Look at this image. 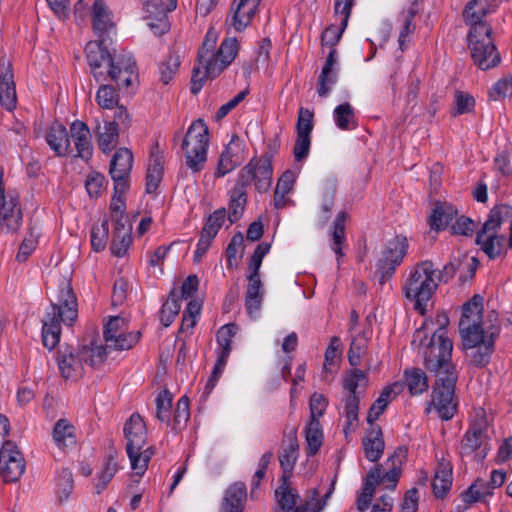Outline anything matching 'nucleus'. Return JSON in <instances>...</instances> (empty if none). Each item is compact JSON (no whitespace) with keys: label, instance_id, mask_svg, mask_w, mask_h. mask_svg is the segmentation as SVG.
I'll return each mask as SVG.
<instances>
[{"label":"nucleus","instance_id":"nucleus-15","mask_svg":"<svg viewBox=\"0 0 512 512\" xmlns=\"http://www.w3.org/2000/svg\"><path fill=\"white\" fill-rule=\"evenodd\" d=\"M133 155L127 148H119L110 162L109 174L114 182V190L126 192L129 187V174L132 169Z\"/></svg>","mask_w":512,"mask_h":512},{"label":"nucleus","instance_id":"nucleus-11","mask_svg":"<svg viewBox=\"0 0 512 512\" xmlns=\"http://www.w3.org/2000/svg\"><path fill=\"white\" fill-rule=\"evenodd\" d=\"M92 349L82 348L76 350L71 346H65L59 349L56 356V362L61 376L65 380H76L83 375L84 363L92 365Z\"/></svg>","mask_w":512,"mask_h":512},{"label":"nucleus","instance_id":"nucleus-60","mask_svg":"<svg viewBox=\"0 0 512 512\" xmlns=\"http://www.w3.org/2000/svg\"><path fill=\"white\" fill-rule=\"evenodd\" d=\"M118 470V465L115 460V455L110 453L105 461L104 468L99 478V483L97 484V492L100 493L103 489L106 488L107 484L114 477L115 473Z\"/></svg>","mask_w":512,"mask_h":512},{"label":"nucleus","instance_id":"nucleus-16","mask_svg":"<svg viewBox=\"0 0 512 512\" xmlns=\"http://www.w3.org/2000/svg\"><path fill=\"white\" fill-rule=\"evenodd\" d=\"M0 209L1 229L11 233L18 231L23 219L18 194L7 192L3 200H0Z\"/></svg>","mask_w":512,"mask_h":512},{"label":"nucleus","instance_id":"nucleus-17","mask_svg":"<svg viewBox=\"0 0 512 512\" xmlns=\"http://www.w3.org/2000/svg\"><path fill=\"white\" fill-rule=\"evenodd\" d=\"M355 0H336L334 5V12L336 16H340V26L336 25L328 26L322 33L321 41L322 45L329 46L330 48L335 47L339 42L343 31L348 25V20L351 15V9L354 5Z\"/></svg>","mask_w":512,"mask_h":512},{"label":"nucleus","instance_id":"nucleus-64","mask_svg":"<svg viewBox=\"0 0 512 512\" xmlns=\"http://www.w3.org/2000/svg\"><path fill=\"white\" fill-rule=\"evenodd\" d=\"M490 95L493 98L507 97L512 95V73L502 79H500L490 91Z\"/></svg>","mask_w":512,"mask_h":512},{"label":"nucleus","instance_id":"nucleus-2","mask_svg":"<svg viewBox=\"0 0 512 512\" xmlns=\"http://www.w3.org/2000/svg\"><path fill=\"white\" fill-rule=\"evenodd\" d=\"M105 42V38H100L86 45V56L91 74L97 82L110 80L115 82L119 88H128L136 74V63L128 54L114 58Z\"/></svg>","mask_w":512,"mask_h":512},{"label":"nucleus","instance_id":"nucleus-48","mask_svg":"<svg viewBox=\"0 0 512 512\" xmlns=\"http://www.w3.org/2000/svg\"><path fill=\"white\" fill-rule=\"evenodd\" d=\"M337 190V184L335 180L329 179L324 182L322 186L321 194V211H322V222L325 223L330 218V212L334 205V197Z\"/></svg>","mask_w":512,"mask_h":512},{"label":"nucleus","instance_id":"nucleus-36","mask_svg":"<svg viewBox=\"0 0 512 512\" xmlns=\"http://www.w3.org/2000/svg\"><path fill=\"white\" fill-rule=\"evenodd\" d=\"M241 163L242 157L239 153V149L231 143L228 144L219 157L215 177L220 178L225 176L232 172Z\"/></svg>","mask_w":512,"mask_h":512},{"label":"nucleus","instance_id":"nucleus-7","mask_svg":"<svg viewBox=\"0 0 512 512\" xmlns=\"http://www.w3.org/2000/svg\"><path fill=\"white\" fill-rule=\"evenodd\" d=\"M126 439V452L135 475L141 477L154 455V448H144L147 441V429L142 417L134 413L125 422L123 428Z\"/></svg>","mask_w":512,"mask_h":512},{"label":"nucleus","instance_id":"nucleus-43","mask_svg":"<svg viewBox=\"0 0 512 512\" xmlns=\"http://www.w3.org/2000/svg\"><path fill=\"white\" fill-rule=\"evenodd\" d=\"M98 146L104 152L112 151L118 144L119 132L115 123L105 122L103 128L98 126Z\"/></svg>","mask_w":512,"mask_h":512},{"label":"nucleus","instance_id":"nucleus-62","mask_svg":"<svg viewBox=\"0 0 512 512\" xmlns=\"http://www.w3.org/2000/svg\"><path fill=\"white\" fill-rule=\"evenodd\" d=\"M328 401L323 394L314 393L310 397V421L318 420L324 414Z\"/></svg>","mask_w":512,"mask_h":512},{"label":"nucleus","instance_id":"nucleus-61","mask_svg":"<svg viewBox=\"0 0 512 512\" xmlns=\"http://www.w3.org/2000/svg\"><path fill=\"white\" fill-rule=\"evenodd\" d=\"M180 66V59L177 55L170 54L160 66V77L163 84L167 85Z\"/></svg>","mask_w":512,"mask_h":512},{"label":"nucleus","instance_id":"nucleus-46","mask_svg":"<svg viewBox=\"0 0 512 512\" xmlns=\"http://www.w3.org/2000/svg\"><path fill=\"white\" fill-rule=\"evenodd\" d=\"M181 309L180 297L175 289H173L167 301L163 304L161 313H160V321L163 326L168 327L172 324L176 316L179 314Z\"/></svg>","mask_w":512,"mask_h":512},{"label":"nucleus","instance_id":"nucleus-50","mask_svg":"<svg viewBox=\"0 0 512 512\" xmlns=\"http://www.w3.org/2000/svg\"><path fill=\"white\" fill-rule=\"evenodd\" d=\"M217 42V33L213 29H209L205 39L198 51V61L206 69L207 63L213 61L215 55V46Z\"/></svg>","mask_w":512,"mask_h":512},{"label":"nucleus","instance_id":"nucleus-26","mask_svg":"<svg viewBox=\"0 0 512 512\" xmlns=\"http://www.w3.org/2000/svg\"><path fill=\"white\" fill-rule=\"evenodd\" d=\"M246 498L247 489L243 482L231 484L225 491L221 512H243Z\"/></svg>","mask_w":512,"mask_h":512},{"label":"nucleus","instance_id":"nucleus-31","mask_svg":"<svg viewBox=\"0 0 512 512\" xmlns=\"http://www.w3.org/2000/svg\"><path fill=\"white\" fill-rule=\"evenodd\" d=\"M249 283L245 295V307L249 316L257 318L262 306L264 288L260 278H247Z\"/></svg>","mask_w":512,"mask_h":512},{"label":"nucleus","instance_id":"nucleus-41","mask_svg":"<svg viewBox=\"0 0 512 512\" xmlns=\"http://www.w3.org/2000/svg\"><path fill=\"white\" fill-rule=\"evenodd\" d=\"M368 386V378L366 374L355 367L343 376V387L350 395H358L366 390Z\"/></svg>","mask_w":512,"mask_h":512},{"label":"nucleus","instance_id":"nucleus-53","mask_svg":"<svg viewBox=\"0 0 512 512\" xmlns=\"http://www.w3.org/2000/svg\"><path fill=\"white\" fill-rule=\"evenodd\" d=\"M101 83L96 93V102L103 109H112L118 104V94L112 85Z\"/></svg>","mask_w":512,"mask_h":512},{"label":"nucleus","instance_id":"nucleus-45","mask_svg":"<svg viewBox=\"0 0 512 512\" xmlns=\"http://www.w3.org/2000/svg\"><path fill=\"white\" fill-rule=\"evenodd\" d=\"M305 439L307 442V454L315 455L323 443V431L320 421H309L305 428Z\"/></svg>","mask_w":512,"mask_h":512},{"label":"nucleus","instance_id":"nucleus-1","mask_svg":"<svg viewBox=\"0 0 512 512\" xmlns=\"http://www.w3.org/2000/svg\"><path fill=\"white\" fill-rule=\"evenodd\" d=\"M482 311L483 298L480 295H474L463 305L459 321L462 345L465 349H476L472 354V362L478 367H484L489 363L494 352L495 340L499 335V328L496 326H490L484 330Z\"/></svg>","mask_w":512,"mask_h":512},{"label":"nucleus","instance_id":"nucleus-54","mask_svg":"<svg viewBox=\"0 0 512 512\" xmlns=\"http://www.w3.org/2000/svg\"><path fill=\"white\" fill-rule=\"evenodd\" d=\"M368 347L367 338L359 334L355 336L351 342L348 351V360L351 366L357 367L361 363V358L365 355Z\"/></svg>","mask_w":512,"mask_h":512},{"label":"nucleus","instance_id":"nucleus-56","mask_svg":"<svg viewBox=\"0 0 512 512\" xmlns=\"http://www.w3.org/2000/svg\"><path fill=\"white\" fill-rule=\"evenodd\" d=\"M156 417L161 422L170 423V410L172 407V394L164 390L156 397Z\"/></svg>","mask_w":512,"mask_h":512},{"label":"nucleus","instance_id":"nucleus-3","mask_svg":"<svg viewBox=\"0 0 512 512\" xmlns=\"http://www.w3.org/2000/svg\"><path fill=\"white\" fill-rule=\"evenodd\" d=\"M273 167L271 156L252 158L238 173L235 185L229 193L230 223H235L242 216L247 203V187L252 183L259 193L267 192L272 184Z\"/></svg>","mask_w":512,"mask_h":512},{"label":"nucleus","instance_id":"nucleus-14","mask_svg":"<svg viewBox=\"0 0 512 512\" xmlns=\"http://www.w3.org/2000/svg\"><path fill=\"white\" fill-rule=\"evenodd\" d=\"M25 468V459L16 443L5 441L0 450V474L3 480L7 483L19 481Z\"/></svg>","mask_w":512,"mask_h":512},{"label":"nucleus","instance_id":"nucleus-59","mask_svg":"<svg viewBox=\"0 0 512 512\" xmlns=\"http://www.w3.org/2000/svg\"><path fill=\"white\" fill-rule=\"evenodd\" d=\"M189 398L182 396L177 402L173 418V429H181L190 418Z\"/></svg>","mask_w":512,"mask_h":512},{"label":"nucleus","instance_id":"nucleus-58","mask_svg":"<svg viewBox=\"0 0 512 512\" xmlns=\"http://www.w3.org/2000/svg\"><path fill=\"white\" fill-rule=\"evenodd\" d=\"M313 127V112L307 108L301 107L296 123L297 136L311 137Z\"/></svg>","mask_w":512,"mask_h":512},{"label":"nucleus","instance_id":"nucleus-24","mask_svg":"<svg viewBox=\"0 0 512 512\" xmlns=\"http://www.w3.org/2000/svg\"><path fill=\"white\" fill-rule=\"evenodd\" d=\"M70 138H72L76 150L75 157L88 161L93 153L91 133L88 126L79 120L70 126Z\"/></svg>","mask_w":512,"mask_h":512},{"label":"nucleus","instance_id":"nucleus-6","mask_svg":"<svg viewBox=\"0 0 512 512\" xmlns=\"http://www.w3.org/2000/svg\"><path fill=\"white\" fill-rule=\"evenodd\" d=\"M440 327L434 332L429 344L424 349V364L428 371L437 378L457 375L455 366L451 362L453 344L446 335L445 325L449 320L446 315L441 316Z\"/></svg>","mask_w":512,"mask_h":512},{"label":"nucleus","instance_id":"nucleus-40","mask_svg":"<svg viewBox=\"0 0 512 512\" xmlns=\"http://www.w3.org/2000/svg\"><path fill=\"white\" fill-rule=\"evenodd\" d=\"M404 378L411 395H419L428 390V378L423 370L419 368L406 369Z\"/></svg>","mask_w":512,"mask_h":512},{"label":"nucleus","instance_id":"nucleus-27","mask_svg":"<svg viewBox=\"0 0 512 512\" xmlns=\"http://www.w3.org/2000/svg\"><path fill=\"white\" fill-rule=\"evenodd\" d=\"M363 447L365 456L369 461L376 462L382 457L385 443L382 429L379 425H370L363 438Z\"/></svg>","mask_w":512,"mask_h":512},{"label":"nucleus","instance_id":"nucleus-39","mask_svg":"<svg viewBox=\"0 0 512 512\" xmlns=\"http://www.w3.org/2000/svg\"><path fill=\"white\" fill-rule=\"evenodd\" d=\"M164 172L162 156L152 153L146 174V192L153 193L159 186Z\"/></svg>","mask_w":512,"mask_h":512},{"label":"nucleus","instance_id":"nucleus-28","mask_svg":"<svg viewBox=\"0 0 512 512\" xmlns=\"http://www.w3.org/2000/svg\"><path fill=\"white\" fill-rule=\"evenodd\" d=\"M131 231L132 227L128 221L116 219L110 246L113 255L121 257L127 252L132 240Z\"/></svg>","mask_w":512,"mask_h":512},{"label":"nucleus","instance_id":"nucleus-21","mask_svg":"<svg viewBox=\"0 0 512 512\" xmlns=\"http://www.w3.org/2000/svg\"><path fill=\"white\" fill-rule=\"evenodd\" d=\"M474 63L482 70H488L500 63L501 57L492 39H477L469 45Z\"/></svg>","mask_w":512,"mask_h":512},{"label":"nucleus","instance_id":"nucleus-5","mask_svg":"<svg viewBox=\"0 0 512 512\" xmlns=\"http://www.w3.org/2000/svg\"><path fill=\"white\" fill-rule=\"evenodd\" d=\"M437 288L435 265L432 261L425 260L410 271L403 284V293L406 299L414 303V310L424 315L427 303Z\"/></svg>","mask_w":512,"mask_h":512},{"label":"nucleus","instance_id":"nucleus-47","mask_svg":"<svg viewBox=\"0 0 512 512\" xmlns=\"http://www.w3.org/2000/svg\"><path fill=\"white\" fill-rule=\"evenodd\" d=\"M334 120L341 130H351L356 127L355 113L349 103H342L334 109Z\"/></svg>","mask_w":512,"mask_h":512},{"label":"nucleus","instance_id":"nucleus-49","mask_svg":"<svg viewBox=\"0 0 512 512\" xmlns=\"http://www.w3.org/2000/svg\"><path fill=\"white\" fill-rule=\"evenodd\" d=\"M238 330L237 325L230 323L222 326L217 332V343L220 347L218 355L229 357L232 350V339Z\"/></svg>","mask_w":512,"mask_h":512},{"label":"nucleus","instance_id":"nucleus-35","mask_svg":"<svg viewBox=\"0 0 512 512\" xmlns=\"http://www.w3.org/2000/svg\"><path fill=\"white\" fill-rule=\"evenodd\" d=\"M53 441L59 449L65 450L76 445L75 427L67 419H59L52 431Z\"/></svg>","mask_w":512,"mask_h":512},{"label":"nucleus","instance_id":"nucleus-34","mask_svg":"<svg viewBox=\"0 0 512 512\" xmlns=\"http://www.w3.org/2000/svg\"><path fill=\"white\" fill-rule=\"evenodd\" d=\"M261 0H239L233 10L232 25L237 31L245 29L254 17Z\"/></svg>","mask_w":512,"mask_h":512},{"label":"nucleus","instance_id":"nucleus-10","mask_svg":"<svg viewBox=\"0 0 512 512\" xmlns=\"http://www.w3.org/2000/svg\"><path fill=\"white\" fill-rule=\"evenodd\" d=\"M208 145V127L202 119H197L188 128L182 142L186 166L194 173L202 171L207 161Z\"/></svg>","mask_w":512,"mask_h":512},{"label":"nucleus","instance_id":"nucleus-19","mask_svg":"<svg viewBox=\"0 0 512 512\" xmlns=\"http://www.w3.org/2000/svg\"><path fill=\"white\" fill-rule=\"evenodd\" d=\"M487 431V422L485 419L474 421L464 434L460 444V454L470 455L477 449L482 448L481 458L487 454V444L485 443Z\"/></svg>","mask_w":512,"mask_h":512},{"label":"nucleus","instance_id":"nucleus-9","mask_svg":"<svg viewBox=\"0 0 512 512\" xmlns=\"http://www.w3.org/2000/svg\"><path fill=\"white\" fill-rule=\"evenodd\" d=\"M512 217V207L509 205H498L494 207L488 216V219L477 233L476 243L482 247V250L491 258L499 257L505 250V236L496 235L497 229L502 222Z\"/></svg>","mask_w":512,"mask_h":512},{"label":"nucleus","instance_id":"nucleus-20","mask_svg":"<svg viewBox=\"0 0 512 512\" xmlns=\"http://www.w3.org/2000/svg\"><path fill=\"white\" fill-rule=\"evenodd\" d=\"M238 48L236 38L225 39L216 51L213 61L207 63L206 74L212 78L219 76L233 62L238 53Z\"/></svg>","mask_w":512,"mask_h":512},{"label":"nucleus","instance_id":"nucleus-37","mask_svg":"<svg viewBox=\"0 0 512 512\" xmlns=\"http://www.w3.org/2000/svg\"><path fill=\"white\" fill-rule=\"evenodd\" d=\"M419 7L417 1L411 4L407 11L401 15L402 25L399 31V47L402 51L405 50L406 42L410 41V36L416 30L415 17L419 14Z\"/></svg>","mask_w":512,"mask_h":512},{"label":"nucleus","instance_id":"nucleus-33","mask_svg":"<svg viewBox=\"0 0 512 512\" xmlns=\"http://www.w3.org/2000/svg\"><path fill=\"white\" fill-rule=\"evenodd\" d=\"M401 388V384L395 382L382 390L379 397L375 400L369 409L367 422L370 425H375L374 422L385 411L388 404L394 399V397L400 393Z\"/></svg>","mask_w":512,"mask_h":512},{"label":"nucleus","instance_id":"nucleus-42","mask_svg":"<svg viewBox=\"0 0 512 512\" xmlns=\"http://www.w3.org/2000/svg\"><path fill=\"white\" fill-rule=\"evenodd\" d=\"M112 22L106 5L102 0H96L93 4V27L99 37L112 28Z\"/></svg>","mask_w":512,"mask_h":512},{"label":"nucleus","instance_id":"nucleus-23","mask_svg":"<svg viewBox=\"0 0 512 512\" xmlns=\"http://www.w3.org/2000/svg\"><path fill=\"white\" fill-rule=\"evenodd\" d=\"M476 0L469 1L463 11V16L467 23L473 26L472 31L468 35L469 45L477 39H491L492 28L483 21L487 14V10L482 8L475 11Z\"/></svg>","mask_w":512,"mask_h":512},{"label":"nucleus","instance_id":"nucleus-57","mask_svg":"<svg viewBox=\"0 0 512 512\" xmlns=\"http://www.w3.org/2000/svg\"><path fill=\"white\" fill-rule=\"evenodd\" d=\"M484 485V480H476L466 491L461 494L462 500L471 505L477 501L483 500L488 496L492 495L489 490H481V486Z\"/></svg>","mask_w":512,"mask_h":512},{"label":"nucleus","instance_id":"nucleus-25","mask_svg":"<svg viewBox=\"0 0 512 512\" xmlns=\"http://www.w3.org/2000/svg\"><path fill=\"white\" fill-rule=\"evenodd\" d=\"M46 142L57 156H66L73 152L68 131L61 123L55 122L50 126Z\"/></svg>","mask_w":512,"mask_h":512},{"label":"nucleus","instance_id":"nucleus-38","mask_svg":"<svg viewBox=\"0 0 512 512\" xmlns=\"http://www.w3.org/2000/svg\"><path fill=\"white\" fill-rule=\"evenodd\" d=\"M456 215L457 210L453 205L446 202L436 203L429 218L430 226L436 231L443 230L450 224Z\"/></svg>","mask_w":512,"mask_h":512},{"label":"nucleus","instance_id":"nucleus-8","mask_svg":"<svg viewBox=\"0 0 512 512\" xmlns=\"http://www.w3.org/2000/svg\"><path fill=\"white\" fill-rule=\"evenodd\" d=\"M104 346L92 349V365L97 366L111 351L131 349L139 340L140 332H127V322L120 316L110 317L103 329Z\"/></svg>","mask_w":512,"mask_h":512},{"label":"nucleus","instance_id":"nucleus-52","mask_svg":"<svg viewBox=\"0 0 512 512\" xmlns=\"http://www.w3.org/2000/svg\"><path fill=\"white\" fill-rule=\"evenodd\" d=\"M275 494L283 512H292L295 510L298 495L287 485V479L283 480L282 485L275 491Z\"/></svg>","mask_w":512,"mask_h":512},{"label":"nucleus","instance_id":"nucleus-29","mask_svg":"<svg viewBox=\"0 0 512 512\" xmlns=\"http://www.w3.org/2000/svg\"><path fill=\"white\" fill-rule=\"evenodd\" d=\"M131 231L132 227L128 221L116 219L110 246L113 255L121 257L127 252L132 240Z\"/></svg>","mask_w":512,"mask_h":512},{"label":"nucleus","instance_id":"nucleus-12","mask_svg":"<svg viewBox=\"0 0 512 512\" xmlns=\"http://www.w3.org/2000/svg\"><path fill=\"white\" fill-rule=\"evenodd\" d=\"M457 375L437 378L432 395V404L442 420H450L456 413L457 404L454 401Z\"/></svg>","mask_w":512,"mask_h":512},{"label":"nucleus","instance_id":"nucleus-18","mask_svg":"<svg viewBox=\"0 0 512 512\" xmlns=\"http://www.w3.org/2000/svg\"><path fill=\"white\" fill-rule=\"evenodd\" d=\"M17 96L12 63L5 56L0 58V104L8 111L16 107Z\"/></svg>","mask_w":512,"mask_h":512},{"label":"nucleus","instance_id":"nucleus-22","mask_svg":"<svg viewBox=\"0 0 512 512\" xmlns=\"http://www.w3.org/2000/svg\"><path fill=\"white\" fill-rule=\"evenodd\" d=\"M298 451L297 427L292 426L287 428L284 432L282 452L279 456L280 465L283 470L282 480H286L290 477L298 458Z\"/></svg>","mask_w":512,"mask_h":512},{"label":"nucleus","instance_id":"nucleus-55","mask_svg":"<svg viewBox=\"0 0 512 512\" xmlns=\"http://www.w3.org/2000/svg\"><path fill=\"white\" fill-rule=\"evenodd\" d=\"M109 235V221L104 219L100 225L91 230V245L94 251L100 252L106 248Z\"/></svg>","mask_w":512,"mask_h":512},{"label":"nucleus","instance_id":"nucleus-13","mask_svg":"<svg viewBox=\"0 0 512 512\" xmlns=\"http://www.w3.org/2000/svg\"><path fill=\"white\" fill-rule=\"evenodd\" d=\"M407 249V239L403 236H396L388 241L383 252V257L379 260L377 269L381 284H384L392 277L396 267L403 261Z\"/></svg>","mask_w":512,"mask_h":512},{"label":"nucleus","instance_id":"nucleus-30","mask_svg":"<svg viewBox=\"0 0 512 512\" xmlns=\"http://www.w3.org/2000/svg\"><path fill=\"white\" fill-rule=\"evenodd\" d=\"M336 62V49L333 47L330 48L326 62L319 76L317 92L320 97H326L337 81V72L334 70Z\"/></svg>","mask_w":512,"mask_h":512},{"label":"nucleus","instance_id":"nucleus-4","mask_svg":"<svg viewBox=\"0 0 512 512\" xmlns=\"http://www.w3.org/2000/svg\"><path fill=\"white\" fill-rule=\"evenodd\" d=\"M77 299L70 284L63 282L56 302L51 304L42 320V342L49 350L55 348L61 336V322L71 325L77 318Z\"/></svg>","mask_w":512,"mask_h":512},{"label":"nucleus","instance_id":"nucleus-32","mask_svg":"<svg viewBox=\"0 0 512 512\" xmlns=\"http://www.w3.org/2000/svg\"><path fill=\"white\" fill-rule=\"evenodd\" d=\"M452 480V464L442 459L438 462L432 483L434 495L444 498L451 489Z\"/></svg>","mask_w":512,"mask_h":512},{"label":"nucleus","instance_id":"nucleus-44","mask_svg":"<svg viewBox=\"0 0 512 512\" xmlns=\"http://www.w3.org/2000/svg\"><path fill=\"white\" fill-rule=\"evenodd\" d=\"M347 218L348 214L341 211L337 214L333 223L331 249L335 252L338 258L344 256L342 246L345 242V221Z\"/></svg>","mask_w":512,"mask_h":512},{"label":"nucleus","instance_id":"nucleus-63","mask_svg":"<svg viewBox=\"0 0 512 512\" xmlns=\"http://www.w3.org/2000/svg\"><path fill=\"white\" fill-rule=\"evenodd\" d=\"M105 182V177L98 172H91L85 182V187L91 197H98Z\"/></svg>","mask_w":512,"mask_h":512},{"label":"nucleus","instance_id":"nucleus-51","mask_svg":"<svg viewBox=\"0 0 512 512\" xmlns=\"http://www.w3.org/2000/svg\"><path fill=\"white\" fill-rule=\"evenodd\" d=\"M227 216L225 208L215 210L210 214L202 228L201 234H204L208 238L214 239L218 231L222 227Z\"/></svg>","mask_w":512,"mask_h":512}]
</instances>
